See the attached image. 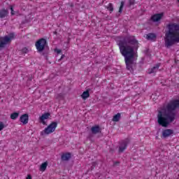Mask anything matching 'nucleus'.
<instances>
[{
  "mask_svg": "<svg viewBox=\"0 0 179 179\" xmlns=\"http://www.w3.org/2000/svg\"><path fill=\"white\" fill-rule=\"evenodd\" d=\"M120 54L124 57L127 69L132 71V66L135 65L138 59L137 50L139 43L134 36H126L117 42Z\"/></svg>",
  "mask_w": 179,
  "mask_h": 179,
  "instance_id": "1",
  "label": "nucleus"
},
{
  "mask_svg": "<svg viewBox=\"0 0 179 179\" xmlns=\"http://www.w3.org/2000/svg\"><path fill=\"white\" fill-rule=\"evenodd\" d=\"M179 107V99L172 100L158 110L157 122L161 127H169L176 120V109Z\"/></svg>",
  "mask_w": 179,
  "mask_h": 179,
  "instance_id": "2",
  "label": "nucleus"
},
{
  "mask_svg": "<svg viewBox=\"0 0 179 179\" xmlns=\"http://www.w3.org/2000/svg\"><path fill=\"white\" fill-rule=\"evenodd\" d=\"M165 47L170 48L176 43H179V24L176 23L168 25V31L164 36Z\"/></svg>",
  "mask_w": 179,
  "mask_h": 179,
  "instance_id": "3",
  "label": "nucleus"
},
{
  "mask_svg": "<svg viewBox=\"0 0 179 179\" xmlns=\"http://www.w3.org/2000/svg\"><path fill=\"white\" fill-rule=\"evenodd\" d=\"M57 127H58V123H57V122H52L46 128H45L43 131H41V135H50L53 132H55Z\"/></svg>",
  "mask_w": 179,
  "mask_h": 179,
  "instance_id": "4",
  "label": "nucleus"
},
{
  "mask_svg": "<svg viewBox=\"0 0 179 179\" xmlns=\"http://www.w3.org/2000/svg\"><path fill=\"white\" fill-rule=\"evenodd\" d=\"M15 37V35L13 34H10L9 36H4L1 38L0 39V48H2V47H5L6 44H9L12 40H13V38Z\"/></svg>",
  "mask_w": 179,
  "mask_h": 179,
  "instance_id": "5",
  "label": "nucleus"
},
{
  "mask_svg": "<svg viewBox=\"0 0 179 179\" xmlns=\"http://www.w3.org/2000/svg\"><path fill=\"white\" fill-rule=\"evenodd\" d=\"M46 44H47V41L45 39L41 38L38 40L35 44L37 51H38L39 52H41V51H43L44 48H45Z\"/></svg>",
  "mask_w": 179,
  "mask_h": 179,
  "instance_id": "6",
  "label": "nucleus"
},
{
  "mask_svg": "<svg viewBox=\"0 0 179 179\" xmlns=\"http://www.w3.org/2000/svg\"><path fill=\"white\" fill-rule=\"evenodd\" d=\"M163 16H164V13H163L155 14L151 17V20L157 23V22H160L163 19Z\"/></svg>",
  "mask_w": 179,
  "mask_h": 179,
  "instance_id": "7",
  "label": "nucleus"
},
{
  "mask_svg": "<svg viewBox=\"0 0 179 179\" xmlns=\"http://www.w3.org/2000/svg\"><path fill=\"white\" fill-rule=\"evenodd\" d=\"M50 116H51V114H50L49 113H43L39 117V120L43 124V125H45V124H47V122H45V120H48V118H50Z\"/></svg>",
  "mask_w": 179,
  "mask_h": 179,
  "instance_id": "8",
  "label": "nucleus"
},
{
  "mask_svg": "<svg viewBox=\"0 0 179 179\" xmlns=\"http://www.w3.org/2000/svg\"><path fill=\"white\" fill-rule=\"evenodd\" d=\"M20 121L22 122L24 125H26V124L29 123V115L25 113L24 115H22L20 117Z\"/></svg>",
  "mask_w": 179,
  "mask_h": 179,
  "instance_id": "9",
  "label": "nucleus"
},
{
  "mask_svg": "<svg viewBox=\"0 0 179 179\" xmlns=\"http://www.w3.org/2000/svg\"><path fill=\"white\" fill-rule=\"evenodd\" d=\"M174 134V131L170 129H165L162 131L163 138H169V136H171Z\"/></svg>",
  "mask_w": 179,
  "mask_h": 179,
  "instance_id": "10",
  "label": "nucleus"
},
{
  "mask_svg": "<svg viewBox=\"0 0 179 179\" xmlns=\"http://www.w3.org/2000/svg\"><path fill=\"white\" fill-rule=\"evenodd\" d=\"M129 141L126 140L124 141H122L120 145L119 146V152H123L124 150L127 149V145L129 143Z\"/></svg>",
  "mask_w": 179,
  "mask_h": 179,
  "instance_id": "11",
  "label": "nucleus"
},
{
  "mask_svg": "<svg viewBox=\"0 0 179 179\" xmlns=\"http://www.w3.org/2000/svg\"><path fill=\"white\" fill-rule=\"evenodd\" d=\"M71 157L72 155L69 152L64 153L63 155H62V160H63L64 162H68V160H69Z\"/></svg>",
  "mask_w": 179,
  "mask_h": 179,
  "instance_id": "12",
  "label": "nucleus"
},
{
  "mask_svg": "<svg viewBox=\"0 0 179 179\" xmlns=\"http://www.w3.org/2000/svg\"><path fill=\"white\" fill-rule=\"evenodd\" d=\"M147 40H150L151 41H155L156 40V34H148L146 35Z\"/></svg>",
  "mask_w": 179,
  "mask_h": 179,
  "instance_id": "13",
  "label": "nucleus"
},
{
  "mask_svg": "<svg viewBox=\"0 0 179 179\" xmlns=\"http://www.w3.org/2000/svg\"><path fill=\"white\" fill-rule=\"evenodd\" d=\"M91 131L92 134H99V132H100V127L94 126L91 128Z\"/></svg>",
  "mask_w": 179,
  "mask_h": 179,
  "instance_id": "14",
  "label": "nucleus"
},
{
  "mask_svg": "<svg viewBox=\"0 0 179 179\" xmlns=\"http://www.w3.org/2000/svg\"><path fill=\"white\" fill-rule=\"evenodd\" d=\"M48 166V162H45L41 164L40 166V171H44L45 170L47 169V166Z\"/></svg>",
  "mask_w": 179,
  "mask_h": 179,
  "instance_id": "15",
  "label": "nucleus"
},
{
  "mask_svg": "<svg viewBox=\"0 0 179 179\" xmlns=\"http://www.w3.org/2000/svg\"><path fill=\"white\" fill-rule=\"evenodd\" d=\"M159 64H157L155 66H154L153 68L150 69L148 71L149 73H155V72H157L158 69H159Z\"/></svg>",
  "mask_w": 179,
  "mask_h": 179,
  "instance_id": "16",
  "label": "nucleus"
},
{
  "mask_svg": "<svg viewBox=\"0 0 179 179\" xmlns=\"http://www.w3.org/2000/svg\"><path fill=\"white\" fill-rule=\"evenodd\" d=\"M90 96V94L89 93V91H85L82 95L81 97L83 99V100H86V99L89 98Z\"/></svg>",
  "mask_w": 179,
  "mask_h": 179,
  "instance_id": "17",
  "label": "nucleus"
},
{
  "mask_svg": "<svg viewBox=\"0 0 179 179\" xmlns=\"http://www.w3.org/2000/svg\"><path fill=\"white\" fill-rule=\"evenodd\" d=\"M8 15V11L6 9L0 10V17H6Z\"/></svg>",
  "mask_w": 179,
  "mask_h": 179,
  "instance_id": "18",
  "label": "nucleus"
},
{
  "mask_svg": "<svg viewBox=\"0 0 179 179\" xmlns=\"http://www.w3.org/2000/svg\"><path fill=\"white\" fill-rule=\"evenodd\" d=\"M121 118V114L117 113L115 115L113 116V121L114 122H118L120 121V119Z\"/></svg>",
  "mask_w": 179,
  "mask_h": 179,
  "instance_id": "19",
  "label": "nucleus"
},
{
  "mask_svg": "<svg viewBox=\"0 0 179 179\" xmlns=\"http://www.w3.org/2000/svg\"><path fill=\"white\" fill-rule=\"evenodd\" d=\"M19 117V113H13L10 115L11 120H16Z\"/></svg>",
  "mask_w": 179,
  "mask_h": 179,
  "instance_id": "20",
  "label": "nucleus"
},
{
  "mask_svg": "<svg viewBox=\"0 0 179 179\" xmlns=\"http://www.w3.org/2000/svg\"><path fill=\"white\" fill-rule=\"evenodd\" d=\"M124 8V1H121L120 7L119 9V13H121L122 12V8Z\"/></svg>",
  "mask_w": 179,
  "mask_h": 179,
  "instance_id": "21",
  "label": "nucleus"
},
{
  "mask_svg": "<svg viewBox=\"0 0 179 179\" xmlns=\"http://www.w3.org/2000/svg\"><path fill=\"white\" fill-rule=\"evenodd\" d=\"M108 10H110V12H113V10H114V8H113V4H112V3H109V4H108Z\"/></svg>",
  "mask_w": 179,
  "mask_h": 179,
  "instance_id": "22",
  "label": "nucleus"
},
{
  "mask_svg": "<svg viewBox=\"0 0 179 179\" xmlns=\"http://www.w3.org/2000/svg\"><path fill=\"white\" fill-rule=\"evenodd\" d=\"M3 128H5V124H3L2 122H0V131H2Z\"/></svg>",
  "mask_w": 179,
  "mask_h": 179,
  "instance_id": "23",
  "label": "nucleus"
},
{
  "mask_svg": "<svg viewBox=\"0 0 179 179\" xmlns=\"http://www.w3.org/2000/svg\"><path fill=\"white\" fill-rule=\"evenodd\" d=\"M129 6H131V5H134L135 3V0H129Z\"/></svg>",
  "mask_w": 179,
  "mask_h": 179,
  "instance_id": "24",
  "label": "nucleus"
},
{
  "mask_svg": "<svg viewBox=\"0 0 179 179\" xmlns=\"http://www.w3.org/2000/svg\"><path fill=\"white\" fill-rule=\"evenodd\" d=\"M55 52H57V54H61V52H62L61 49H55Z\"/></svg>",
  "mask_w": 179,
  "mask_h": 179,
  "instance_id": "25",
  "label": "nucleus"
},
{
  "mask_svg": "<svg viewBox=\"0 0 179 179\" xmlns=\"http://www.w3.org/2000/svg\"><path fill=\"white\" fill-rule=\"evenodd\" d=\"M11 15H15V11L13 10V7L10 6Z\"/></svg>",
  "mask_w": 179,
  "mask_h": 179,
  "instance_id": "26",
  "label": "nucleus"
},
{
  "mask_svg": "<svg viewBox=\"0 0 179 179\" xmlns=\"http://www.w3.org/2000/svg\"><path fill=\"white\" fill-rule=\"evenodd\" d=\"M27 179H31V176L28 175V176H27Z\"/></svg>",
  "mask_w": 179,
  "mask_h": 179,
  "instance_id": "27",
  "label": "nucleus"
},
{
  "mask_svg": "<svg viewBox=\"0 0 179 179\" xmlns=\"http://www.w3.org/2000/svg\"><path fill=\"white\" fill-rule=\"evenodd\" d=\"M65 57V55H62L60 59H63Z\"/></svg>",
  "mask_w": 179,
  "mask_h": 179,
  "instance_id": "28",
  "label": "nucleus"
},
{
  "mask_svg": "<svg viewBox=\"0 0 179 179\" xmlns=\"http://www.w3.org/2000/svg\"><path fill=\"white\" fill-rule=\"evenodd\" d=\"M178 2H179V0H178Z\"/></svg>",
  "mask_w": 179,
  "mask_h": 179,
  "instance_id": "29",
  "label": "nucleus"
}]
</instances>
